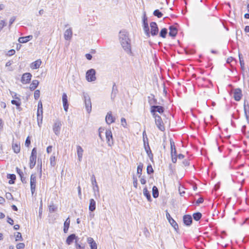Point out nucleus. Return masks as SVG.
<instances>
[{
  "mask_svg": "<svg viewBox=\"0 0 249 249\" xmlns=\"http://www.w3.org/2000/svg\"><path fill=\"white\" fill-rule=\"evenodd\" d=\"M7 222L10 224H11V225H13L14 224V221H13V220L12 218H10V217H8Z\"/></svg>",
  "mask_w": 249,
  "mask_h": 249,
  "instance_id": "338daca9",
  "label": "nucleus"
},
{
  "mask_svg": "<svg viewBox=\"0 0 249 249\" xmlns=\"http://www.w3.org/2000/svg\"><path fill=\"white\" fill-rule=\"evenodd\" d=\"M182 163L185 166H188L190 165V161L189 160L186 159L183 161Z\"/></svg>",
  "mask_w": 249,
  "mask_h": 249,
  "instance_id": "052dcab7",
  "label": "nucleus"
},
{
  "mask_svg": "<svg viewBox=\"0 0 249 249\" xmlns=\"http://www.w3.org/2000/svg\"><path fill=\"white\" fill-rule=\"evenodd\" d=\"M204 201V199L202 197H199L196 201V204H199L202 203Z\"/></svg>",
  "mask_w": 249,
  "mask_h": 249,
  "instance_id": "69168bd1",
  "label": "nucleus"
},
{
  "mask_svg": "<svg viewBox=\"0 0 249 249\" xmlns=\"http://www.w3.org/2000/svg\"><path fill=\"white\" fill-rule=\"evenodd\" d=\"M121 124L124 127H126V125H127V123H126V120L125 119H124V118H122L121 119Z\"/></svg>",
  "mask_w": 249,
  "mask_h": 249,
  "instance_id": "864d4df0",
  "label": "nucleus"
},
{
  "mask_svg": "<svg viewBox=\"0 0 249 249\" xmlns=\"http://www.w3.org/2000/svg\"><path fill=\"white\" fill-rule=\"evenodd\" d=\"M76 239V236L75 234H71L69 235L66 241L67 244L68 245H71L74 241V240Z\"/></svg>",
  "mask_w": 249,
  "mask_h": 249,
  "instance_id": "bb28decb",
  "label": "nucleus"
},
{
  "mask_svg": "<svg viewBox=\"0 0 249 249\" xmlns=\"http://www.w3.org/2000/svg\"><path fill=\"white\" fill-rule=\"evenodd\" d=\"M39 82L37 80H34L32 81L30 86V89L31 90H35L38 86Z\"/></svg>",
  "mask_w": 249,
  "mask_h": 249,
  "instance_id": "2f4dec72",
  "label": "nucleus"
},
{
  "mask_svg": "<svg viewBox=\"0 0 249 249\" xmlns=\"http://www.w3.org/2000/svg\"><path fill=\"white\" fill-rule=\"evenodd\" d=\"M31 143V141L29 137H28L26 140L25 145L27 147H28Z\"/></svg>",
  "mask_w": 249,
  "mask_h": 249,
  "instance_id": "13d9d810",
  "label": "nucleus"
},
{
  "mask_svg": "<svg viewBox=\"0 0 249 249\" xmlns=\"http://www.w3.org/2000/svg\"><path fill=\"white\" fill-rule=\"evenodd\" d=\"M150 112L152 115H157L156 112L161 114L164 112V108L160 106H151Z\"/></svg>",
  "mask_w": 249,
  "mask_h": 249,
  "instance_id": "1a4fd4ad",
  "label": "nucleus"
},
{
  "mask_svg": "<svg viewBox=\"0 0 249 249\" xmlns=\"http://www.w3.org/2000/svg\"><path fill=\"white\" fill-rule=\"evenodd\" d=\"M148 102L150 105L153 104H156L157 100L154 98V96L152 95V96L148 97Z\"/></svg>",
  "mask_w": 249,
  "mask_h": 249,
  "instance_id": "58836bf2",
  "label": "nucleus"
},
{
  "mask_svg": "<svg viewBox=\"0 0 249 249\" xmlns=\"http://www.w3.org/2000/svg\"><path fill=\"white\" fill-rule=\"evenodd\" d=\"M15 53V51L13 49H12V50H9L8 52L7 55L8 56H12V55H14Z\"/></svg>",
  "mask_w": 249,
  "mask_h": 249,
  "instance_id": "bf43d9fd",
  "label": "nucleus"
},
{
  "mask_svg": "<svg viewBox=\"0 0 249 249\" xmlns=\"http://www.w3.org/2000/svg\"><path fill=\"white\" fill-rule=\"evenodd\" d=\"M5 197L7 199L11 200L13 199V196L10 193H6L5 194Z\"/></svg>",
  "mask_w": 249,
  "mask_h": 249,
  "instance_id": "6e6d98bb",
  "label": "nucleus"
},
{
  "mask_svg": "<svg viewBox=\"0 0 249 249\" xmlns=\"http://www.w3.org/2000/svg\"><path fill=\"white\" fill-rule=\"evenodd\" d=\"M83 98L84 100L86 109L88 113H89L91 110V103L90 98L87 93H83Z\"/></svg>",
  "mask_w": 249,
  "mask_h": 249,
  "instance_id": "7ed1b4c3",
  "label": "nucleus"
},
{
  "mask_svg": "<svg viewBox=\"0 0 249 249\" xmlns=\"http://www.w3.org/2000/svg\"><path fill=\"white\" fill-rule=\"evenodd\" d=\"M49 210L50 212L52 213L56 211V208L53 204L49 206Z\"/></svg>",
  "mask_w": 249,
  "mask_h": 249,
  "instance_id": "8fccbe9b",
  "label": "nucleus"
},
{
  "mask_svg": "<svg viewBox=\"0 0 249 249\" xmlns=\"http://www.w3.org/2000/svg\"><path fill=\"white\" fill-rule=\"evenodd\" d=\"M41 63V60L38 59L31 64V68L33 69H37L39 68Z\"/></svg>",
  "mask_w": 249,
  "mask_h": 249,
  "instance_id": "a878e982",
  "label": "nucleus"
},
{
  "mask_svg": "<svg viewBox=\"0 0 249 249\" xmlns=\"http://www.w3.org/2000/svg\"><path fill=\"white\" fill-rule=\"evenodd\" d=\"M152 195L154 198H157L159 196V191L156 186H153L152 188Z\"/></svg>",
  "mask_w": 249,
  "mask_h": 249,
  "instance_id": "f704fd0d",
  "label": "nucleus"
},
{
  "mask_svg": "<svg viewBox=\"0 0 249 249\" xmlns=\"http://www.w3.org/2000/svg\"><path fill=\"white\" fill-rule=\"evenodd\" d=\"M150 26L151 27L150 34H151L153 36L157 35L159 32V29L157 23L155 22H152L150 23Z\"/></svg>",
  "mask_w": 249,
  "mask_h": 249,
  "instance_id": "f8f14e48",
  "label": "nucleus"
},
{
  "mask_svg": "<svg viewBox=\"0 0 249 249\" xmlns=\"http://www.w3.org/2000/svg\"><path fill=\"white\" fill-rule=\"evenodd\" d=\"M169 222L170 223V224L172 225V226L174 228V229L176 231H177V230L178 229V224L173 219H170V220L169 221Z\"/></svg>",
  "mask_w": 249,
  "mask_h": 249,
  "instance_id": "c9c22d12",
  "label": "nucleus"
},
{
  "mask_svg": "<svg viewBox=\"0 0 249 249\" xmlns=\"http://www.w3.org/2000/svg\"><path fill=\"white\" fill-rule=\"evenodd\" d=\"M133 186L135 188H137V185H138V181L137 178L136 177H133Z\"/></svg>",
  "mask_w": 249,
  "mask_h": 249,
  "instance_id": "4d7b16f0",
  "label": "nucleus"
},
{
  "mask_svg": "<svg viewBox=\"0 0 249 249\" xmlns=\"http://www.w3.org/2000/svg\"><path fill=\"white\" fill-rule=\"evenodd\" d=\"M119 40L124 51L128 54H131L130 40L128 37V33L125 30L119 33Z\"/></svg>",
  "mask_w": 249,
  "mask_h": 249,
  "instance_id": "f257e3e1",
  "label": "nucleus"
},
{
  "mask_svg": "<svg viewBox=\"0 0 249 249\" xmlns=\"http://www.w3.org/2000/svg\"><path fill=\"white\" fill-rule=\"evenodd\" d=\"M96 209V202L93 199H90L89 200V210L91 212L94 211Z\"/></svg>",
  "mask_w": 249,
  "mask_h": 249,
  "instance_id": "c85d7f7f",
  "label": "nucleus"
},
{
  "mask_svg": "<svg viewBox=\"0 0 249 249\" xmlns=\"http://www.w3.org/2000/svg\"><path fill=\"white\" fill-rule=\"evenodd\" d=\"M72 29L71 28H70L69 29L66 30L65 31L64 36V38L66 40H70L72 37Z\"/></svg>",
  "mask_w": 249,
  "mask_h": 249,
  "instance_id": "412c9836",
  "label": "nucleus"
},
{
  "mask_svg": "<svg viewBox=\"0 0 249 249\" xmlns=\"http://www.w3.org/2000/svg\"><path fill=\"white\" fill-rule=\"evenodd\" d=\"M76 152L78 160L79 162H81L82 160L84 150L81 146L77 145Z\"/></svg>",
  "mask_w": 249,
  "mask_h": 249,
  "instance_id": "f3484780",
  "label": "nucleus"
},
{
  "mask_svg": "<svg viewBox=\"0 0 249 249\" xmlns=\"http://www.w3.org/2000/svg\"><path fill=\"white\" fill-rule=\"evenodd\" d=\"M12 149L14 152L16 153H18L20 150V144L17 142L13 143L12 144Z\"/></svg>",
  "mask_w": 249,
  "mask_h": 249,
  "instance_id": "7c9ffc66",
  "label": "nucleus"
},
{
  "mask_svg": "<svg viewBox=\"0 0 249 249\" xmlns=\"http://www.w3.org/2000/svg\"><path fill=\"white\" fill-rule=\"evenodd\" d=\"M170 147H171V155H177V151L175 142L172 140H170Z\"/></svg>",
  "mask_w": 249,
  "mask_h": 249,
  "instance_id": "cd10ccee",
  "label": "nucleus"
},
{
  "mask_svg": "<svg viewBox=\"0 0 249 249\" xmlns=\"http://www.w3.org/2000/svg\"><path fill=\"white\" fill-rule=\"evenodd\" d=\"M50 160L51 165L53 167H54L56 164L55 156L52 155V156H51Z\"/></svg>",
  "mask_w": 249,
  "mask_h": 249,
  "instance_id": "37998d69",
  "label": "nucleus"
},
{
  "mask_svg": "<svg viewBox=\"0 0 249 249\" xmlns=\"http://www.w3.org/2000/svg\"><path fill=\"white\" fill-rule=\"evenodd\" d=\"M17 173L20 176L22 181L23 182V180L22 179V176L23 175V172H22V171L20 169H18V168H17Z\"/></svg>",
  "mask_w": 249,
  "mask_h": 249,
  "instance_id": "5fc2aeb1",
  "label": "nucleus"
},
{
  "mask_svg": "<svg viewBox=\"0 0 249 249\" xmlns=\"http://www.w3.org/2000/svg\"><path fill=\"white\" fill-rule=\"evenodd\" d=\"M232 91L233 94V97L234 99L236 101H239L243 96L241 89L239 88H237L233 89Z\"/></svg>",
  "mask_w": 249,
  "mask_h": 249,
  "instance_id": "6e6552de",
  "label": "nucleus"
},
{
  "mask_svg": "<svg viewBox=\"0 0 249 249\" xmlns=\"http://www.w3.org/2000/svg\"><path fill=\"white\" fill-rule=\"evenodd\" d=\"M61 125V122L57 121L53 125V131L56 135H58L60 133Z\"/></svg>",
  "mask_w": 249,
  "mask_h": 249,
  "instance_id": "4468645a",
  "label": "nucleus"
},
{
  "mask_svg": "<svg viewBox=\"0 0 249 249\" xmlns=\"http://www.w3.org/2000/svg\"><path fill=\"white\" fill-rule=\"evenodd\" d=\"M87 242L89 245L90 249H97V244L92 238L88 237L87 238Z\"/></svg>",
  "mask_w": 249,
  "mask_h": 249,
  "instance_id": "aec40b11",
  "label": "nucleus"
},
{
  "mask_svg": "<svg viewBox=\"0 0 249 249\" xmlns=\"http://www.w3.org/2000/svg\"><path fill=\"white\" fill-rule=\"evenodd\" d=\"M37 116H38V120L43 118V107L41 101L38 104V110L37 112Z\"/></svg>",
  "mask_w": 249,
  "mask_h": 249,
  "instance_id": "6ab92c4d",
  "label": "nucleus"
},
{
  "mask_svg": "<svg viewBox=\"0 0 249 249\" xmlns=\"http://www.w3.org/2000/svg\"><path fill=\"white\" fill-rule=\"evenodd\" d=\"M152 116L155 118L156 124L159 129L161 131H164L165 127L161 117L159 115H154Z\"/></svg>",
  "mask_w": 249,
  "mask_h": 249,
  "instance_id": "20e7f679",
  "label": "nucleus"
},
{
  "mask_svg": "<svg viewBox=\"0 0 249 249\" xmlns=\"http://www.w3.org/2000/svg\"><path fill=\"white\" fill-rule=\"evenodd\" d=\"M86 58H87V59H88V60H91V58H92V55H91L90 54H89V53H87V54H86Z\"/></svg>",
  "mask_w": 249,
  "mask_h": 249,
  "instance_id": "774afa93",
  "label": "nucleus"
},
{
  "mask_svg": "<svg viewBox=\"0 0 249 249\" xmlns=\"http://www.w3.org/2000/svg\"><path fill=\"white\" fill-rule=\"evenodd\" d=\"M8 178H10V180L9 181V183L10 184H13L14 183V180L16 179V177L14 174H9L7 176Z\"/></svg>",
  "mask_w": 249,
  "mask_h": 249,
  "instance_id": "4c0bfd02",
  "label": "nucleus"
},
{
  "mask_svg": "<svg viewBox=\"0 0 249 249\" xmlns=\"http://www.w3.org/2000/svg\"><path fill=\"white\" fill-rule=\"evenodd\" d=\"M106 137L108 145L111 146L113 144V140L112 132L110 130L108 129L106 130Z\"/></svg>",
  "mask_w": 249,
  "mask_h": 249,
  "instance_id": "9b49d317",
  "label": "nucleus"
},
{
  "mask_svg": "<svg viewBox=\"0 0 249 249\" xmlns=\"http://www.w3.org/2000/svg\"><path fill=\"white\" fill-rule=\"evenodd\" d=\"M244 110L247 121L249 124V104L246 105L245 102L244 105Z\"/></svg>",
  "mask_w": 249,
  "mask_h": 249,
  "instance_id": "4be33fe9",
  "label": "nucleus"
},
{
  "mask_svg": "<svg viewBox=\"0 0 249 249\" xmlns=\"http://www.w3.org/2000/svg\"><path fill=\"white\" fill-rule=\"evenodd\" d=\"M91 183L92 185V188L94 192V196H96L97 195H98V196H99V188L97 183L95 177L94 175H92L91 177Z\"/></svg>",
  "mask_w": 249,
  "mask_h": 249,
  "instance_id": "0eeeda50",
  "label": "nucleus"
},
{
  "mask_svg": "<svg viewBox=\"0 0 249 249\" xmlns=\"http://www.w3.org/2000/svg\"><path fill=\"white\" fill-rule=\"evenodd\" d=\"M25 245L23 243H20L17 245L16 248L17 249H22L24 248Z\"/></svg>",
  "mask_w": 249,
  "mask_h": 249,
  "instance_id": "3c124183",
  "label": "nucleus"
},
{
  "mask_svg": "<svg viewBox=\"0 0 249 249\" xmlns=\"http://www.w3.org/2000/svg\"><path fill=\"white\" fill-rule=\"evenodd\" d=\"M154 170L153 169V168L151 165H149L147 167V173L148 174H151V173H153Z\"/></svg>",
  "mask_w": 249,
  "mask_h": 249,
  "instance_id": "a18cd8bd",
  "label": "nucleus"
},
{
  "mask_svg": "<svg viewBox=\"0 0 249 249\" xmlns=\"http://www.w3.org/2000/svg\"><path fill=\"white\" fill-rule=\"evenodd\" d=\"M95 71L93 69L88 70L86 72V79L89 82L94 81L96 80Z\"/></svg>",
  "mask_w": 249,
  "mask_h": 249,
  "instance_id": "39448f33",
  "label": "nucleus"
},
{
  "mask_svg": "<svg viewBox=\"0 0 249 249\" xmlns=\"http://www.w3.org/2000/svg\"><path fill=\"white\" fill-rule=\"evenodd\" d=\"M239 61H240V64L241 65V69H242V70H244V69H245L244 61L243 57L241 56V54L240 53L239 54Z\"/></svg>",
  "mask_w": 249,
  "mask_h": 249,
  "instance_id": "ea45409f",
  "label": "nucleus"
},
{
  "mask_svg": "<svg viewBox=\"0 0 249 249\" xmlns=\"http://www.w3.org/2000/svg\"><path fill=\"white\" fill-rule=\"evenodd\" d=\"M22 240V237L21 233H20L19 232H18L16 235V240L18 241V240Z\"/></svg>",
  "mask_w": 249,
  "mask_h": 249,
  "instance_id": "de8ad7c7",
  "label": "nucleus"
},
{
  "mask_svg": "<svg viewBox=\"0 0 249 249\" xmlns=\"http://www.w3.org/2000/svg\"><path fill=\"white\" fill-rule=\"evenodd\" d=\"M15 99L16 100H13L11 101V103L13 105H15L17 106V108L18 109L20 108V106L21 105L20 99L19 97H15Z\"/></svg>",
  "mask_w": 249,
  "mask_h": 249,
  "instance_id": "c756f323",
  "label": "nucleus"
},
{
  "mask_svg": "<svg viewBox=\"0 0 249 249\" xmlns=\"http://www.w3.org/2000/svg\"><path fill=\"white\" fill-rule=\"evenodd\" d=\"M33 38V36L31 35L28 36L24 37H20L18 38V41L20 43H25L28 42L29 40Z\"/></svg>",
  "mask_w": 249,
  "mask_h": 249,
  "instance_id": "5701e85b",
  "label": "nucleus"
},
{
  "mask_svg": "<svg viewBox=\"0 0 249 249\" xmlns=\"http://www.w3.org/2000/svg\"><path fill=\"white\" fill-rule=\"evenodd\" d=\"M153 15L156 16V17H157L158 18H161L163 14L161 13V12H160L159 10H155L154 12H153Z\"/></svg>",
  "mask_w": 249,
  "mask_h": 249,
  "instance_id": "c03bdc74",
  "label": "nucleus"
},
{
  "mask_svg": "<svg viewBox=\"0 0 249 249\" xmlns=\"http://www.w3.org/2000/svg\"><path fill=\"white\" fill-rule=\"evenodd\" d=\"M142 21H143V30L144 31L146 35L148 37H149L150 36L149 28L148 24L147 22V18L146 17L145 12H144V14H143Z\"/></svg>",
  "mask_w": 249,
  "mask_h": 249,
  "instance_id": "423d86ee",
  "label": "nucleus"
},
{
  "mask_svg": "<svg viewBox=\"0 0 249 249\" xmlns=\"http://www.w3.org/2000/svg\"><path fill=\"white\" fill-rule=\"evenodd\" d=\"M140 178H141V179H140L141 183L142 184H145L146 183V180L145 178L143 176H142V177L141 176Z\"/></svg>",
  "mask_w": 249,
  "mask_h": 249,
  "instance_id": "680f3d73",
  "label": "nucleus"
},
{
  "mask_svg": "<svg viewBox=\"0 0 249 249\" xmlns=\"http://www.w3.org/2000/svg\"><path fill=\"white\" fill-rule=\"evenodd\" d=\"M118 92V89L116 84L114 83L112 87V93H111V98L114 99Z\"/></svg>",
  "mask_w": 249,
  "mask_h": 249,
  "instance_id": "72a5a7b5",
  "label": "nucleus"
},
{
  "mask_svg": "<svg viewBox=\"0 0 249 249\" xmlns=\"http://www.w3.org/2000/svg\"><path fill=\"white\" fill-rule=\"evenodd\" d=\"M193 218L196 221H198L201 217L202 214L200 213H196L193 214Z\"/></svg>",
  "mask_w": 249,
  "mask_h": 249,
  "instance_id": "a19ab883",
  "label": "nucleus"
},
{
  "mask_svg": "<svg viewBox=\"0 0 249 249\" xmlns=\"http://www.w3.org/2000/svg\"><path fill=\"white\" fill-rule=\"evenodd\" d=\"M70 224V220L69 217H68V218H67V219L66 220V221L64 222V227H66L69 228Z\"/></svg>",
  "mask_w": 249,
  "mask_h": 249,
  "instance_id": "603ef678",
  "label": "nucleus"
},
{
  "mask_svg": "<svg viewBox=\"0 0 249 249\" xmlns=\"http://www.w3.org/2000/svg\"><path fill=\"white\" fill-rule=\"evenodd\" d=\"M37 151L36 148H34L32 151L31 155L30 157L29 166L31 169H33L36 163Z\"/></svg>",
  "mask_w": 249,
  "mask_h": 249,
  "instance_id": "f03ea898",
  "label": "nucleus"
},
{
  "mask_svg": "<svg viewBox=\"0 0 249 249\" xmlns=\"http://www.w3.org/2000/svg\"><path fill=\"white\" fill-rule=\"evenodd\" d=\"M75 248L76 249H85V246L83 245H81L77 243V241H75Z\"/></svg>",
  "mask_w": 249,
  "mask_h": 249,
  "instance_id": "09e8293b",
  "label": "nucleus"
},
{
  "mask_svg": "<svg viewBox=\"0 0 249 249\" xmlns=\"http://www.w3.org/2000/svg\"><path fill=\"white\" fill-rule=\"evenodd\" d=\"M36 177L35 175L32 174L30 177V186L32 195L36 191Z\"/></svg>",
  "mask_w": 249,
  "mask_h": 249,
  "instance_id": "9d476101",
  "label": "nucleus"
},
{
  "mask_svg": "<svg viewBox=\"0 0 249 249\" xmlns=\"http://www.w3.org/2000/svg\"><path fill=\"white\" fill-rule=\"evenodd\" d=\"M62 99L64 109L65 111L67 112L69 108V104L68 102V97L66 93H63Z\"/></svg>",
  "mask_w": 249,
  "mask_h": 249,
  "instance_id": "dca6fc26",
  "label": "nucleus"
},
{
  "mask_svg": "<svg viewBox=\"0 0 249 249\" xmlns=\"http://www.w3.org/2000/svg\"><path fill=\"white\" fill-rule=\"evenodd\" d=\"M143 142H144V148H145V151L146 152V153L147 154L150 159L152 160L153 158V155L152 151L150 149L148 142H147V144H146V141H145L144 138H143Z\"/></svg>",
  "mask_w": 249,
  "mask_h": 249,
  "instance_id": "2eb2a0df",
  "label": "nucleus"
},
{
  "mask_svg": "<svg viewBox=\"0 0 249 249\" xmlns=\"http://www.w3.org/2000/svg\"><path fill=\"white\" fill-rule=\"evenodd\" d=\"M143 195L146 197L147 200L148 201H151V195L146 187H145L143 189Z\"/></svg>",
  "mask_w": 249,
  "mask_h": 249,
  "instance_id": "473e14b6",
  "label": "nucleus"
},
{
  "mask_svg": "<svg viewBox=\"0 0 249 249\" xmlns=\"http://www.w3.org/2000/svg\"><path fill=\"white\" fill-rule=\"evenodd\" d=\"M183 222L187 226H190L192 222V218L190 215H185L183 217Z\"/></svg>",
  "mask_w": 249,
  "mask_h": 249,
  "instance_id": "b1692460",
  "label": "nucleus"
},
{
  "mask_svg": "<svg viewBox=\"0 0 249 249\" xmlns=\"http://www.w3.org/2000/svg\"><path fill=\"white\" fill-rule=\"evenodd\" d=\"M32 77V74L30 73H25L21 77V82L23 84L29 83Z\"/></svg>",
  "mask_w": 249,
  "mask_h": 249,
  "instance_id": "ddd939ff",
  "label": "nucleus"
},
{
  "mask_svg": "<svg viewBox=\"0 0 249 249\" xmlns=\"http://www.w3.org/2000/svg\"><path fill=\"white\" fill-rule=\"evenodd\" d=\"M106 121L107 123L109 124L115 122V118L113 117L111 111L107 112L106 117Z\"/></svg>",
  "mask_w": 249,
  "mask_h": 249,
  "instance_id": "a211bd4d",
  "label": "nucleus"
},
{
  "mask_svg": "<svg viewBox=\"0 0 249 249\" xmlns=\"http://www.w3.org/2000/svg\"><path fill=\"white\" fill-rule=\"evenodd\" d=\"M16 20V17H12L9 20V26H11V25L13 23V22Z\"/></svg>",
  "mask_w": 249,
  "mask_h": 249,
  "instance_id": "e2e57ef3",
  "label": "nucleus"
},
{
  "mask_svg": "<svg viewBox=\"0 0 249 249\" xmlns=\"http://www.w3.org/2000/svg\"><path fill=\"white\" fill-rule=\"evenodd\" d=\"M167 33V30L166 28L162 29L160 33V36L165 38Z\"/></svg>",
  "mask_w": 249,
  "mask_h": 249,
  "instance_id": "79ce46f5",
  "label": "nucleus"
},
{
  "mask_svg": "<svg viewBox=\"0 0 249 249\" xmlns=\"http://www.w3.org/2000/svg\"><path fill=\"white\" fill-rule=\"evenodd\" d=\"M142 168H143V164L142 163L140 162L137 167V174L139 175V178H140L141 176L142 175Z\"/></svg>",
  "mask_w": 249,
  "mask_h": 249,
  "instance_id": "e433bc0d",
  "label": "nucleus"
},
{
  "mask_svg": "<svg viewBox=\"0 0 249 249\" xmlns=\"http://www.w3.org/2000/svg\"><path fill=\"white\" fill-rule=\"evenodd\" d=\"M169 36L172 37L176 36L178 33L177 28L173 26H170L169 27Z\"/></svg>",
  "mask_w": 249,
  "mask_h": 249,
  "instance_id": "393cba45",
  "label": "nucleus"
},
{
  "mask_svg": "<svg viewBox=\"0 0 249 249\" xmlns=\"http://www.w3.org/2000/svg\"><path fill=\"white\" fill-rule=\"evenodd\" d=\"M172 158V161L173 163H176L177 160V155L176 156L175 155H171Z\"/></svg>",
  "mask_w": 249,
  "mask_h": 249,
  "instance_id": "0e129e2a",
  "label": "nucleus"
},
{
  "mask_svg": "<svg viewBox=\"0 0 249 249\" xmlns=\"http://www.w3.org/2000/svg\"><path fill=\"white\" fill-rule=\"evenodd\" d=\"M40 96V91L36 90L34 93V98L36 100H37Z\"/></svg>",
  "mask_w": 249,
  "mask_h": 249,
  "instance_id": "49530a36",
  "label": "nucleus"
}]
</instances>
